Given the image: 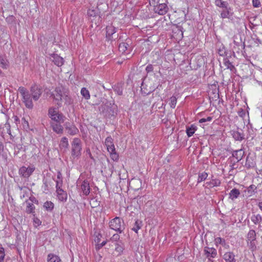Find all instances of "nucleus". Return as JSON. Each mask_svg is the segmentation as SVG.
<instances>
[{
  "label": "nucleus",
  "instance_id": "f257e3e1",
  "mask_svg": "<svg viewBox=\"0 0 262 262\" xmlns=\"http://www.w3.org/2000/svg\"><path fill=\"white\" fill-rule=\"evenodd\" d=\"M18 91L22 97L23 102L29 109L33 107L32 99L38 100L42 94L41 89L35 84L31 87L30 92L23 86L19 87Z\"/></svg>",
  "mask_w": 262,
  "mask_h": 262
},
{
  "label": "nucleus",
  "instance_id": "f03ea898",
  "mask_svg": "<svg viewBox=\"0 0 262 262\" xmlns=\"http://www.w3.org/2000/svg\"><path fill=\"white\" fill-rule=\"evenodd\" d=\"M82 143L80 139L75 138L71 143V156L72 159H78L81 155Z\"/></svg>",
  "mask_w": 262,
  "mask_h": 262
},
{
  "label": "nucleus",
  "instance_id": "7ed1b4c3",
  "mask_svg": "<svg viewBox=\"0 0 262 262\" xmlns=\"http://www.w3.org/2000/svg\"><path fill=\"white\" fill-rule=\"evenodd\" d=\"M48 115L52 120L55 122L63 123L65 120V117L60 113L57 108L50 107L48 111Z\"/></svg>",
  "mask_w": 262,
  "mask_h": 262
},
{
  "label": "nucleus",
  "instance_id": "20e7f679",
  "mask_svg": "<svg viewBox=\"0 0 262 262\" xmlns=\"http://www.w3.org/2000/svg\"><path fill=\"white\" fill-rule=\"evenodd\" d=\"M113 141V140L111 137H107L105 139V144L108 152L110 154L111 159L114 161H117L119 158V156L116 152Z\"/></svg>",
  "mask_w": 262,
  "mask_h": 262
},
{
  "label": "nucleus",
  "instance_id": "39448f33",
  "mask_svg": "<svg viewBox=\"0 0 262 262\" xmlns=\"http://www.w3.org/2000/svg\"><path fill=\"white\" fill-rule=\"evenodd\" d=\"M110 228L121 233L125 229L124 222L119 217H116L109 223Z\"/></svg>",
  "mask_w": 262,
  "mask_h": 262
},
{
  "label": "nucleus",
  "instance_id": "423d86ee",
  "mask_svg": "<svg viewBox=\"0 0 262 262\" xmlns=\"http://www.w3.org/2000/svg\"><path fill=\"white\" fill-rule=\"evenodd\" d=\"M66 92L67 91L64 88L59 86L56 88L54 91L53 92L52 96L56 101V103L58 106H61L62 98Z\"/></svg>",
  "mask_w": 262,
  "mask_h": 262
},
{
  "label": "nucleus",
  "instance_id": "0eeeda50",
  "mask_svg": "<svg viewBox=\"0 0 262 262\" xmlns=\"http://www.w3.org/2000/svg\"><path fill=\"white\" fill-rule=\"evenodd\" d=\"M111 105V103L109 104L106 103L101 105L100 107V111L108 117H111V116H114L115 113V106H110Z\"/></svg>",
  "mask_w": 262,
  "mask_h": 262
},
{
  "label": "nucleus",
  "instance_id": "6e6552de",
  "mask_svg": "<svg viewBox=\"0 0 262 262\" xmlns=\"http://www.w3.org/2000/svg\"><path fill=\"white\" fill-rule=\"evenodd\" d=\"M35 167L33 166H22L19 170V174L25 178H29L34 172Z\"/></svg>",
  "mask_w": 262,
  "mask_h": 262
},
{
  "label": "nucleus",
  "instance_id": "1a4fd4ad",
  "mask_svg": "<svg viewBox=\"0 0 262 262\" xmlns=\"http://www.w3.org/2000/svg\"><path fill=\"white\" fill-rule=\"evenodd\" d=\"M204 252L205 255L209 261H212L211 258L215 257L217 255L216 250L214 248L205 247Z\"/></svg>",
  "mask_w": 262,
  "mask_h": 262
},
{
  "label": "nucleus",
  "instance_id": "9d476101",
  "mask_svg": "<svg viewBox=\"0 0 262 262\" xmlns=\"http://www.w3.org/2000/svg\"><path fill=\"white\" fill-rule=\"evenodd\" d=\"M130 41L129 39H126L125 42L120 43L119 45V50L122 53H125L126 52L129 53L131 50L132 47L130 46Z\"/></svg>",
  "mask_w": 262,
  "mask_h": 262
},
{
  "label": "nucleus",
  "instance_id": "9b49d317",
  "mask_svg": "<svg viewBox=\"0 0 262 262\" xmlns=\"http://www.w3.org/2000/svg\"><path fill=\"white\" fill-rule=\"evenodd\" d=\"M117 28L113 26H108L106 28V38L108 41L114 39L113 35L116 32Z\"/></svg>",
  "mask_w": 262,
  "mask_h": 262
},
{
  "label": "nucleus",
  "instance_id": "f8f14e48",
  "mask_svg": "<svg viewBox=\"0 0 262 262\" xmlns=\"http://www.w3.org/2000/svg\"><path fill=\"white\" fill-rule=\"evenodd\" d=\"M142 182L139 179H133L129 182V187L131 189L137 191L141 188Z\"/></svg>",
  "mask_w": 262,
  "mask_h": 262
},
{
  "label": "nucleus",
  "instance_id": "ddd939ff",
  "mask_svg": "<svg viewBox=\"0 0 262 262\" xmlns=\"http://www.w3.org/2000/svg\"><path fill=\"white\" fill-rule=\"evenodd\" d=\"M61 123L59 122H51V126L52 128V129L54 132L58 134H62L63 131V128L61 125Z\"/></svg>",
  "mask_w": 262,
  "mask_h": 262
},
{
  "label": "nucleus",
  "instance_id": "4468645a",
  "mask_svg": "<svg viewBox=\"0 0 262 262\" xmlns=\"http://www.w3.org/2000/svg\"><path fill=\"white\" fill-rule=\"evenodd\" d=\"M155 10L160 15H164L167 12L168 8L165 4H160L155 8Z\"/></svg>",
  "mask_w": 262,
  "mask_h": 262
},
{
  "label": "nucleus",
  "instance_id": "2eb2a0df",
  "mask_svg": "<svg viewBox=\"0 0 262 262\" xmlns=\"http://www.w3.org/2000/svg\"><path fill=\"white\" fill-rule=\"evenodd\" d=\"M65 128L68 130V133L71 135H75L78 132V129L70 123H66Z\"/></svg>",
  "mask_w": 262,
  "mask_h": 262
},
{
  "label": "nucleus",
  "instance_id": "dca6fc26",
  "mask_svg": "<svg viewBox=\"0 0 262 262\" xmlns=\"http://www.w3.org/2000/svg\"><path fill=\"white\" fill-rule=\"evenodd\" d=\"M51 59L58 67H60L63 64V59L57 54H53L51 56Z\"/></svg>",
  "mask_w": 262,
  "mask_h": 262
},
{
  "label": "nucleus",
  "instance_id": "f3484780",
  "mask_svg": "<svg viewBox=\"0 0 262 262\" xmlns=\"http://www.w3.org/2000/svg\"><path fill=\"white\" fill-rule=\"evenodd\" d=\"M56 192L58 199L59 201L61 202H65L67 199V193L66 191H63V190L60 188L56 189Z\"/></svg>",
  "mask_w": 262,
  "mask_h": 262
},
{
  "label": "nucleus",
  "instance_id": "a211bd4d",
  "mask_svg": "<svg viewBox=\"0 0 262 262\" xmlns=\"http://www.w3.org/2000/svg\"><path fill=\"white\" fill-rule=\"evenodd\" d=\"M81 189L83 194L85 195L89 194L90 192V187L89 182L88 181L84 180L82 182L81 185Z\"/></svg>",
  "mask_w": 262,
  "mask_h": 262
},
{
  "label": "nucleus",
  "instance_id": "6ab92c4d",
  "mask_svg": "<svg viewBox=\"0 0 262 262\" xmlns=\"http://www.w3.org/2000/svg\"><path fill=\"white\" fill-rule=\"evenodd\" d=\"M244 155V151L242 149H239L233 151L232 155V157L234 158L236 160L235 161L238 162L242 159Z\"/></svg>",
  "mask_w": 262,
  "mask_h": 262
},
{
  "label": "nucleus",
  "instance_id": "aec40b11",
  "mask_svg": "<svg viewBox=\"0 0 262 262\" xmlns=\"http://www.w3.org/2000/svg\"><path fill=\"white\" fill-rule=\"evenodd\" d=\"M223 258L226 262H235V255L233 252H227L223 255Z\"/></svg>",
  "mask_w": 262,
  "mask_h": 262
},
{
  "label": "nucleus",
  "instance_id": "412c9836",
  "mask_svg": "<svg viewBox=\"0 0 262 262\" xmlns=\"http://www.w3.org/2000/svg\"><path fill=\"white\" fill-rule=\"evenodd\" d=\"M56 182V188H60L62 185V174L60 171H58L57 173V179L55 180Z\"/></svg>",
  "mask_w": 262,
  "mask_h": 262
},
{
  "label": "nucleus",
  "instance_id": "4be33fe9",
  "mask_svg": "<svg viewBox=\"0 0 262 262\" xmlns=\"http://www.w3.org/2000/svg\"><path fill=\"white\" fill-rule=\"evenodd\" d=\"M240 194L239 190L236 188H234L231 190L229 193V198L232 200L237 199Z\"/></svg>",
  "mask_w": 262,
  "mask_h": 262
},
{
  "label": "nucleus",
  "instance_id": "5701e85b",
  "mask_svg": "<svg viewBox=\"0 0 262 262\" xmlns=\"http://www.w3.org/2000/svg\"><path fill=\"white\" fill-rule=\"evenodd\" d=\"M113 89L114 91L118 95H122V92H123V84L121 83H117V84L115 85Z\"/></svg>",
  "mask_w": 262,
  "mask_h": 262
},
{
  "label": "nucleus",
  "instance_id": "b1692460",
  "mask_svg": "<svg viewBox=\"0 0 262 262\" xmlns=\"http://www.w3.org/2000/svg\"><path fill=\"white\" fill-rule=\"evenodd\" d=\"M206 184L210 187H213L215 186H220L221 184V181L217 179H212L210 182H206Z\"/></svg>",
  "mask_w": 262,
  "mask_h": 262
},
{
  "label": "nucleus",
  "instance_id": "393cba45",
  "mask_svg": "<svg viewBox=\"0 0 262 262\" xmlns=\"http://www.w3.org/2000/svg\"><path fill=\"white\" fill-rule=\"evenodd\" d=\"M230 8L228 7H226V8H224L221 12V17L223 18H229L230 16H231L232 14L230 12Z\"/></svg>",
  "mask_w": 262,
  "mask_h": 262
},
{
  "label": "nucleus",
  "instance_id": "a878e982",
  "mask_svg": "<svg viewBox=\"0 0 262 262\" xmlns=\"http://www.w3.org/2000/svg\"><path fill=\"white\" fill-rule=\"evenodd\" d=\"M47 262H61V259L56 255L49 254L48 255Z\"/></svg>",
  "mask_w": 262,
  "mask_h": 262
},
{
  "label": "nucleus",
  "instance_id": "bb28decb",
  "mask_svg": "<svg viewBox=\"0 0 262 262\" xmlns=\"http://www.w3.org/2000/svg\"><path fill=\"white\" fill-rule=\"evenodd\" d=\"M197 127L194 125H191L186 128V133L187 136L190 137L192 136L196 130Z\"/></svg>",
  "mask_w": 262,
  "mask_h": 262
},
{
  "label": "nucleus",
  "instance_id": "cd10ccee",
  "mask_svg": "<svg viewBox=\"0 0 262 262\" xmlns=\"http://www.w3.org/2000/svg\"><path fill=\"white\" fill-rule=\"evenodd\" d=\"M255 165V162L252 157L247 156L245 163V166L248 168L254 167Z\"/></svg>",
  "mask_w": 262,
  "mask_h": 262
},
{
  "label": "nucleus",
  "instance_id": "c85d7f7f",
  "mask_svg": "<svg viewBox=\"0 0 262 262\" xmlns=\"http://www.w3.org/2000/svg\"><path fill=\"white\" fill-rule=\"evenodd\" d=\"M62 98V101H64V103L66 105H70L72 103L73 100L71 97L69 96V93L67 91L65 94L63 95Z\"/></svg>",
  "mask_w": 262,
  "mask_h": 262
},
{
  "label": "nucleus",
  "instance_id": "c756f323",
  "mask_svg": "<svg viewBox=\"0 0 262 262\" xmlns=\"http://www.w3.org/2000/svg\"><path fill=\"white\" fill-rule=\"evenodd\" d=\"M247 242L254 241L256 239V233L254 230H250L247 234Z\"/></svg>",
  "mask_w": 262,
  "mask_h": 262
},
{
  "label": "nucleus",
  "instance_id": "7c9ffc66",
  "mask_svg": "<svg viewBox=\"0 0 262 262\" xmlns=\"http://www.w3.org/2000/svg\"><path fill=\"white\" fill-rule=\"evenodd\" d=\"M251 220L254 224H257L262 221V217L261 215L258 214H253L252 215Z\"/></svg>",
  "mask_w": 262,
  "mask_h": 262
},
{
  "label": "nucleus",
  "instance_id": "2f4dec72",
  "mask_svg": "<svg viewBox=\"0 0 262 262\" xmlns=\"http://www.w3.org/2000/svg\"><path fill=\"white\" fill-rule=\"evenodd\" d=\"M233 137L238 141H242L244 139V135L242 133L239 132H234L233 133Z\"/></svg>",
  "mask_w": 262,
  "mask_h": 262
},
{
  "label": "nucleus",
  "instance_id": "473e14b6",
  "mask_svg": "<svg viewBox=\"0 0 262 262\" xmlns=\"http://www.w3.org/2000/svg\"><path fill=\"white\" fill-rule=\"evenodd\" d=\"M223 64L225 67L227 69H230V71H233L234 69V66L230 62L228 59H224L223 60Z\"/></svg>",
  "mask_w": 262,
  "mask_h": 262
},
{
  "label": "nucleus",
  "instance_id": "72a5a7b5",
  "mask_svg": "<svg viewBox=\"0 0 262 262\" xmlns=\"http://www.w3.org/2000/svg\"><path fill=\"white\" fill-rule=\"evenodd\" d=\"M124 250V246L122 243H116L115 244V251L118 253V255H121Z\"/></svg>",
  "mask_w": 262,
  "mask_h": 262
},
{
  "label": "nucleus",
  "instance_id": "f704fd0d",
  "mask_svg": "<svg viewBox=\"0 0 262 262\" xmlns=\"http://www.w3.org/2000/svg\"><path fill=\"white\" fill-rule=\"evenodd\" d=\"M60 146L61 148H67L69 146L68 138L66 137H62L60 141Z\"/></svg>",
  "mask_w": 262,
  "mask_h": 262
},
{
  "label": "nucleus",
  "instance_id": "c9c22d12",
  "mask_svg": "<svg viewBox=\"0 0 262 262\" xmlns=\"http://www.w3.org/2000/svg\"><path fill=\"white\" fill-rule=\"evenodd\" d=\"M215 4L216 6L223 8H226L228 7V3L226 2L223 1L222 0H216L215 1Z\"/></svg>",
  "mask_w": 262,
  "mask_h": 262
},
{
  "label": "nucleus",
  "instance_id": "e433bc0d",
  "mask_svg": "<svg viewBox=\"0 0 262 262\" xmlns=\"http://www.w3.org/2000/svg\"><path fill=\"white\" fill-rule=\"evenodd\" d=\"M81 94L86 100H88L90 98V94L89 91L85 88L81 89Z\"/></svg>",
  "mask_w": 262,
  "mask_h": 262
},
{
  "label": "nucleus",
  "instance_id": "4c0bfd02",
  "mask_svg": "<svg viewBox=\"0 0 262 262\" xmlns=\"http://www.w3.org/2000/svg\"><path fill=\"white\" fill-rule=\"evenodd\" d=\"M141 226L142 222L139 220H137L134 224V226L132 228V230L137 233L138 231L141 228Z\"/></svg>",
  "mask_w": 262,
  "mask_h": 262
},
{
  "label": "nucleus",
  "instance_id": "58836bf2",
  "mask_svg": "<svg viewBox=\"0 0 262 262\" xmlns=\"http://www.w3.org/2000/svg\"><path fill=\"white\" fill-rule=\"evenodd\" d=\"M43 207L48 211H52L54 208V204L51 201H47L44 203Z\"/></svg>",
  "mask_w": 262,
  "mask_h": 262
},
{
  "label": "nucleus",
  "instance_id": "ea45409f",
  "mask_svg": "<svg viewBox=\"0 0 262 262\" xmlns=\"http://www.w3.org/2000/svg\"><path fill=\"white\" fill-rule=\"evenodd\" d=\"M27 206L26 208V212L28 213H32L34 212L35 206L33 204L31 203H27Z\"/></svg>",
  "mask_w": 262,
  "mask_h": 262
},
{
  "label": "nucleus",
  "instance_id": "a19ab883",
  "mask_svg": "<svg viewBox=\"0 0 262 262\" xmlns=\"http://www.w3.org/2000/svg\"><path fill=\"white\" fill-rule=\"evenodd\" d=\"M207 176L208 174L205 172L199 174L198 179V182L200 183L203 181H204L206 179Z\"/></svg>",
  "mask_w": 262,
  "mask_h": 262
},
{
  "label": "nucleus",
  "instance_id": "79ce46f5",
  "mask_svg": "<svg viewBox=\"0 0 262 262\" xmlns=\"http://www.w3.org/2000/svg\"><path fill=\"white\" fill-rule=\"evenodd\" d=\"M256 188L254 185H251L248 188V192L250 194H254L256 192Z\"/></svg>",
  "mask_w": 262,
  "mask_h": 262
},
{
  "label": "nucleus",
  "instance_id": "37998d69",
  "mask_svg": "<svg viewBox=\"0 0 262 262\" xmlns=\"http://www.w3.org/2000/svg\"><path fill=\"white\" fill-rule=\"evenodd\" d=\"M177 104V98L174 96H172L170 98V106L172 108H174Z\"/></svg>",
  "mask_w": 262,
  "mask_h": 262
},
{
  "label": "nucleus",
  "instance_id": "c03bdc74",
  "mask_svg": "<svg viewBox=\"0 0 262 262\" xmlns=\"http://www.w3.org/2000/svg\"><path fill=\"white\" fill-rule=\"evenodd\" d=\"M5 255L4 249L3 247H0V262L3 261Z\"/></svg>",
  "mask_w": 262,
  "mask_h": 262
},
{
  "label": "nucleus",
  "instance_id": "a18cd8bd",
  "mask_svg": "<svg viewBox=\"0 0 262 262\" xmlns=\"http://www.w3.org/2000/svg\"><path fill=\"white\" fill-rule=\"evenodd\" d=\"M6 61L1 57H0V66L3 68H6L7 66Z\"/></svg>",
  "mask_w": 262,
  "mask_h": 262
},
{
  "label": "nucleus",
  "instance_id": "49530a36",
  "mask_svg": "<svg viewBox=\"0 0 262 262\" xmlns=\"http://www.w3.org/2000/svg\"><path fill=\"white\" fill-rule=\"evenodd\" d=\"M229 159H230V160H231V165L230 166L231 167V169L230 170V171L231 170H233L234 169L236 168V167H235V165H236V163H237V162L233 160V159H232L231 158H230Z\"/></svg>",
  "mask_w": 262,
  "mask_h": 262
},
{
  "label": "nucleus",
  "instance_id": "de8ad7c7",
  "mask_svg": "<svg viewBox=\"0 0 262 262\" xmlns=\"http://www.w3.org/2000/svg\"><path fill=\"white\" fill-rule=\"evenodd\" d=\"M96 14V11L95 10L89 9L88 11V15L90 16H95Z\"/></svg>",
  "mask_w": 262,
  "mask_h": 262
},
{
  "label": "nucleus",
  "instance_id": "09e8293b",
  "mask_svg": "<svg viewBox=\"0 0 262 262\" xmlns=\"http://www.w3.org/2000/svg\"><path fill=\"white\" fill-rule=\"evenodd\" d=\"M5 127L7 129V133L10 135L11 134V130H10V125L8 121H7L6 123L5 124Z\"/></svg>",
  "mask_w": 262,
  "mask_h": 262
},
{
  "label": "nucleus",
  "instance_id": "8fccbe9b",
  "mask_svg": "<svg viewBox=\"0 0 262 262\" xmlns=\"http://www.w3.org/2000/svg\"><path fill=\"white\" fill-rule=\"evenodd\" d=\"M212 120V117H208L206 118H202L199 120L200 123H203L207 121H211Z\"/></svg>",
  "mask_w": 262,
  "mask_h": 262
},
{
  "label": "nucleus",
  "instance_id": "3c124183",
  "mask_svg": "<svg viewBox=\"0 0 262 262\" xmlns=\"http://www.w3.org/2000/svg\"><path fill=\"white\" fill-rule=\"evenodd\" d=\"M252 4L253 6L255 8H258L260 5V3L259 0H253Z\"/></svg>",
  "mask_w": 262,
  "mask_h": 262
},
{
  "label": "nucleus",
  "instance_id": "603ef678",
  "mask_svg": "<svg viewBox=\"0 0 262 262\" xmlns=\"http://www.w3.org/2000/svg\"><path fill=\"white\" fill-rule=\"evenodd\" d=\"M106 243V241H103L102 242L101 244H98L97 245H96V249L97 250H99L100 249V248H101L103 246H104Z\"/></svg>",
  "mask_w": 262,
  "mask_h": 262
},
{
  "label": "nucleus",
  "instance_id": "864d4df0",
  "mask_svg": "<svg viewBox=\"0 0 262 262\" xmlns=\"http://www.w3.org/2000/svg\"><path fill=\"white\" fill-rule=\"evenodd\" d=\"M120 236L118 234H115L113 235V236L111 237V239L112 241H117L119 239Z\"/></svg>",
  "mask_w": 262,
  "mask_h": 262
},
{
  "label": "nucleus",
  "instance_id": "5fc2aeb1",
  "mask_svg": "<svg viewBox=\"0 0 262 262\" xmlns=\"http://www.w3.org/2000/svg\"><path fill=\"white\" fill-rule=\"evenodd\" d=\"M215 241L216 245H217V244H221L223 242H224V239L221 237H217L215 239Z\"/></svg>",
  "mask_w": 262,
  "mask_h": 262
},
{
  "label": "nucleus",
  "instance_id": "6e6d98bb",
  "mask_svg": "<svg viewBox=\"0 0 262 262\" xmlns=\"http://www.w3.org/2000/svg\"><path fill=\"white\" fill-rule=\"evenodd\" d=\"M154 68L152 65L148 64L146 68V71L147 73L151 72L153 71Z\"/></svg>",
  "mask_w": 262,
  "mask_h": 262
},
{
  "label": "nucleus",
  "instance_id": "4d7b16f0",
  "mask_svg": "<svg viewBox=\"0 0 262 262\" xmlns=\"http://www.w3.org/2000/svg\"><path fill=\"white\" fill-rule=\"evenodd\" d=\"M254 242V241H249V242L250 243V247H251V249L255 248V245Z\"/></svg>",
  "mask_w": 262,
  "mask_h": 262
},
{
  "label": "nucleus",
  "instance_id": "13d9d810",
  "mask_svg": "<svg viewBox=\"0 0 262 262\" xmlns=\"http://www.w3.org/2000/svg\"><path fill=\"white\" fill-rule=\"evenodd\" d=\"M86 153L89 155V157L90 158H91L92 159H93V157H92V154H91V151H90V149H87L86 150Z\"/></svg>",
  "mask_w": 262,
  "mask_h": 262
},
{
  "label": "nucleus",
  "instance_id": "bf43d9fd",
  "mask_svg": "<svg viewBox=\"0 0 262 262\" xmlns=\"http://www.w3.org/2000/svg\"><path fill=\"white\" fill-rule=\"evenodd\" d=\"M155 89V87H154L153 88L151 89L150 88V90L148 92H144V94H146V95H148L149 94V93H150L151 92H152L153 91H154Z\"/></svg>",
  "mask_w": 262,
  "mask_h": 262
},
{
  "label": "nucleus",
  "instance_id": "052dcab7",
  "mask_svg": "<svg viewBox=\"0 0 262 262\" xmlns=\"http://www.w3.org/2000/svg\"><path fill=\"white\" fill-rule=\"evenodd\" d=\"M34 221L37 225H39L40 224V221L37 219H36V220H34Z\"/></svg>",
  "mask_w": 262,
  "mask_h": 262
},
{
  "label": "nucleus",
  "instance_id": "680f3d73",
  "mask_svg": "<svg viewBox=\"0 0 262 262\" xmlns=\"http://www.w3.org/2000/svg\"><path fill=\"white\" fill-rule=\"evenodd\" d=\"M258 207L262 210V202H259L258 203Z\"/></svg>",
  "mask_w": 262,
  "mask_h": 262
},
{
  "label": "nucleus",
  "instance_id": "e2e57ef3",
  "mask_svg": "<svg viewBox=\"0 0 262 262\" xmlns=\"http://www.w3.org/2000/svg\"><path fill=\"white\" fill-rule=\"evenodd\" d=\"M245 113L243 111H242L241 112H240V113H239V115L240 116H243V114H244V115H245Z\"/></svg>",
  "mask_w": 262,
  "mask_h": 262
},
{
  "label": "nucleus",
  "instance_id": "0e129e2a",
  "mask_svg": "<svg viewBox=\"0 0 262 262\" xmlns=\"http://www.w3.org/2000/svg\"><path fill=\"white\" fill-rule=\"evenodd\" d=\"M182 29H183V28H182L181 26H179V30H180L181 31V32H182V33H181V34H182V35H183V31H182Z\"/></svg>",
  "mask_w": 262,
  "mask_h": 262
},
{
  "label": "nucleus",
  "instance_id": "69168bd1",
  "mask_svg": "<svg viewBox=\"0 0 262 262\" xmlns=\"http://www.w3.org/2000/svg\"><path fill=\"white\" fill-rule=\"evenodd\" d=\"M221 245H222L223 246H225L226 245V242H225V241L224 240V242H222V243L221 244Z\"/></svg>",
  "mask_w": 262,
  "mask_h": 262
},
{
  "label": "nucleus",
  "instance_id": "338daca9",
  "mask_svg": "<svg viewBox=\"0 0 262 262\" xmlns=\"http://www.w3.org/2000/svg\"><path fill=\"white\" fill-rule=\"evenodd\" d=\"M143 84H142V86H141V90H142V91L143 90Z\"/></svg>",
  "mask_w": 262,
  "mask_h": 262
},
{
  "label": "nucleus",
  "instance_id": "774afa93",
  "mask_svg": "<svg viewBox=\"0 0 262 262\" xmlns=\"http://www.w3.org/2000/svg\"><path fill=\"white\" fill-rule=\"evenodd\" d=\"M260 262H262V256L260 258Z\"/></svg>",
  "mask_w": 262,
  "mask_h": 262
}]
</instances>
